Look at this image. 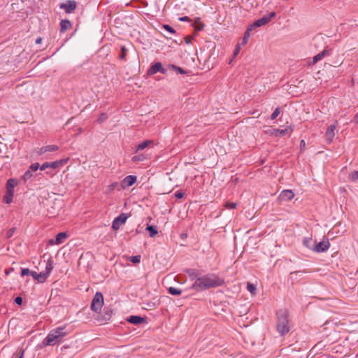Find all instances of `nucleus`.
<instances>
[{"instance_id":"nucleus-1","label":"nucleus","mask_w":358,"mask_h":358,"mask_svg":"<svg viewBox=\"0 0 358 358\" xmlns=\"http://www.w3.org/2000/svg\"><path fill=\"white\" fill-rule=\"evenodd\" d=\"M224 281L214 273L204 275L196 279L192 285V289L196 291H202L211 287H216L224 284Z\"/></svg>"},{"instance_id":"nucleus-2","label":"nucleus","mask_w":358,"mask_h":358,"mask_svg":"<svg viewBox=\"0 0 358 358\" xmlns=\"http://www.w3.org/2000/svg\"><path fill=\"white\" fill-rule=\"evenodd\" d=\"M64 329L65 327H59L52 330L43 340V345H55L60 343L62 338L67 334Z\"/></svg>"},{"instance_id":"nucleus-3","label":"nucleus","mask_w":358,"mask_h":358,"mask_svg":"<svg viewBox=\"0 0 358 358\" xmlns=\"http://www.w3.org/2000/svg\"><path fill=\"white\" fill-rule=\"evenodd\" d=\"M286 311L278 312L277 331L283 336L289 331V321Z\"/></svg>"},{"instance_id":"nucleus-4","label":"nucleus","mask_w":358,"mask_h":358,"mask_svg":"<svg viewBox=\"0 0 358 358\" xmlns=\"http://www.w3.org/2000/svg\"><path fill=\"white\" fill-rule=\"evenodd\" d=\"M275 13L271 12L267 15H264L262 17L257 20L250 25V30H253L256 27H259L268 24L273 17H275Z\"/></svg>"},{"instance_id":"nucleus-5","label":"nucleus","mask_w":358,"mask_h":358,"mask_svg":"<svg viewBox=\"0 0 358 358\" xmlns=\"http://www.w3.org/2000/svg\"><path fill=\"white\" fill-rule=\"evenodd\" d=\"M103 305V297L101 292H96L92 299L91 309L95 312H99Z\"/></svg>"},{"instance_id":"nucleus-6","label":"nucleus","mask_w":358,"mask_h":358,"mask_svg":"<svg viewBox=\"0 0 358 358\" xmlns=\"http://www.w3.org/2000/svg\"><path fill=\"white\" fill-rule=\"evenodd\" d=\"M336 129V124H334L328 127L324 134L325 141L331 143L335 136V130Z\"/></svg>"},{"instance_id":"nucleus-7","label":"nucleus","mask_w":358,"mask_h":358,"mask_svg":"<svg viewBox=\"0 0 358 358\" xmlns=\"http://www.w3.org/2000/svg\"><path fill=\"white\" fill-rule=\"evenodd\" d=\"M60 8L64 9L66 13H71L76 8V3L75 1H68L66 3H61Z\"/></svg>"},{"instance_id":"nucleus-8","label":"nucleus","mask_w":358,"mask_h":358,"mask_svg":"<svg viewBox=\"0 0 358 358\" xmlns=\"http://www.w3.org/2000/svg\"><path fill=\"white\" fill-rule=\"evenodd\" d=\"M126 220H127V217L124 214L119 215L118 217L115 218V220L113 221L112 228L114 230L119 229L120 226L122 224H124L126 222Z\"/></svg>"},{"instance_id":"nucleus-9","label":"nucleus","mask_w":358,"mask_h":358,"mask_svg":"<svg viewBox=\"0 0 358 358\" xmlns=\"http://www.w3.org/2000/svg\"><path fill=\"white\" fill-rule=\"evenodd\" d=\"M330 247V243L328 241H321L315 245L313 248L315 252H322L327 250Z\"/></svg>"},{"instance_id":"nucleus-10","label":"nucleus","mask_w":358,"mask_h":358,"mask_svg":"<svg viewBox=\"0 0 358 358\" xmlns=\"http://www.w3.org/2000/svg\"><path fill=\"white\" fill-rule=\"evenodd\" d=\"M18 185V181L15 178H10L7 180L6 192L14 194V189Z\"/></svg>"},{"instance_id":"nucleus-11","label":"nucleus","mask_w":358,"mask_h":358,"mask_svg":"<svg viewBox=\"0 0 358 358\" xmlns=\"http://www.w3.org/2000/svg\"><path fill=\"white\" fill-rule=\"evenodd\" d=\"M157 72H161L162 73H166V70L162 67V65L160 62H157L153 64L148 71V74L150 75L155 74Z\"/></svg>"},{"instance_id":"nucleus-12","label":"nucleus","mask_w":358,"mask_h":358,"mask_svg":"<svg viewBox=\"0 0 358 358\" xmlns=\"http://www.w3.org/2000/svg\"><path fill=\"white\" fill-rule=\"evenodd\" d=\"M294 196V192L291 189H285L279 195L281 201H290Z\"/></svg>"},{"instance_id":"nucleus-13","label":"nucleus","mask_w":358,"mask_h":358,"mask_svg":"<svg viewBox=\"0 0 358 358\" xmlns=\"http://www.w3.org/2000/svg\"><path fill=\"white\" fill-rule=\"evenodd\" d=\"M136 182V177L135 176H128L124 178L122 182V187L126 188L133 185Z\"/></svg>"},{"instance_id":"nucleus-14","label":"nucleus","mask_w":358,"mask_h":358,"mask_svg":"<svg viewBox=\"0 0 358 358\" xmlns=\"http://www.w3.org/2000/svg\"><path fill=\"white\" fill-rule=\"evenodd\" d=\"M329 55H330V50H328L327 48H325L320 53H319L313 57V61L311 63H310V64L313 65V64H316L317 62L322 59L324 57L328 56Z\"/></svg>"},{"instance_id":"nucleus-15","label":"nucleus","mask_w":358,"mask_h":358,"mask_svg":"<svg viewBox=\"0 0 358 358\" xmlns=\"http://www.w3.org/2000/svg\"><path fill=\"white\" fill-rule=\"evenodd\" d=\"M58 149H59V147L56 145H45V146L41 148L40 150H38V153L41 155L46 152L57 151Z\"/></svg>"},{"instance_id":"nucleus-16","label":"nucleus","mask_w":358,"mask_h":358,"mask_svg":"<svg viewBox=\"0 0 358 358\" xmlns=\"http://www.w3.org/2000/svg\"><path fill=\"white\" fill-rule=\"evenodd\" d=\"M66 238L67 235L65 232H60L56 236L55 240L50 241V243L59 245L61 244Z\"/></svg>"},{"instance_id":"nucleus-17","label":"nucleus","mask_w":358,"mask_h":358,"mask_svg":"<svg viewBox=\"0 0 358 358\" xmlns=\"http://www.w3.org/2000/svg\"><path fill=\"white\" fill-rule=\"evenodd\" d=\"M69 158L67 157V158L62 159H59L57 161L51 162H50L51 169H55L59 167H62V166H64L65 164H66L67 162H69Z\"/></svg>"},{"instance_id":"nucleus-18","label":"nucleus","mask_w":358,"mask_h":358,"mask_svg":"<svg viewBox=\"0 0 358 358\" xmlns=\"http://www.w3.org/2000/svg\"><path fill=\"white\" fill-rule=\"evenodd\" d=\"M153 141L151 140H146L135 147V152H138L148 148L150 145L152 144Z\"/></svg>"},{"instance_id":"nucleus-19","label":"nucleus","mask_w":358,"mask_h":358,"mask_svg":"<svg viewBox=\"0 0 358 358\" xmlns=\"http://www.w3.org/2000/svg\"><path fill=\"white\" fill-rule=\"evenodd\" d=\"M144 318L141 316L132 315L127 319V321L134 324H141L144 322Z\"/></svg>"},{"instance_id":"nucleus-20","label":"nucleus","mask_w":358,"mask_h":358,"mask_svg":"<svg viewBox=\"0 0 358 358\" xmlns=\"http://www.w3.org/2000/svg\"><path fill=\"white\" fill-rule=\"evenodd\" d=\"M294 129L292 127H287L284 129H275V136H285L287 134H291Z\"/></svg>"},{"instance_id":"nucleus-21","label":"nucleus","mask_w":358,"mask_h":358,"mask_svg":"<svg viewBox=\"0 0 358 358\" xmlns=\"http://www.w3.org/2000/svg\"><path fill=\"white\" fill-rule=\"evenodd\" d=\"M60 26H61V32H64L67 29H71L72 27V24L69 20H62L60 22Z\"/></svg>"},{"instance_id":"nucleus-22","label":"nucleus","mask_w":358,"mask_h":358,"mask_svg":"<svg viewBox=\"0 0 358 358\" xmlns=\"http://www.w3.org/2000/svg\"><path fill=\"white\" fill-rule=\"evenodd\" d=\"M48 276H49V275H48V273H45V271L38 273L37 281L41 283L43 282L46 280V279L48 278Z\"/></svg>"},{"instance_id":"nucleus-23","label":"nucleus","mask_w":358,"mask_h":358,"mask_svg":"<svg viewBox=\"0 0 358 358\" xmlns=\"http://www.w3.org/2000/svg\"><path fill=\"white\" fill-rule=\"evenodd\" d=\"M13 194L8 193L6 192L3 199V201L7 204H10L13 201Z\"/></svg>"},{"instance_id":"nucleus-24","label":"nucleus","mask_w":358,"mask_h":358,"mask_svg":"<svg viewBox=\"0 0 358 358\" xmlns=\"http://www.w3.org/2000/svg\"><path fill=\"white\" fill-rule=\"evenodd\" d=\"M53 268H54L53 262H52V259H49L47 262L45 272L48 273V275H50V274L51 271H52Z\"/></svg>"},{"instance_id":"nucleus-25","label":"nucleus","mask_w":358,"mask_h":358,"mask_svg":"<svg viewBox=\"0 0 358 358\" xmlns=\"http://www.w3.org/2000/svg\"><path fill=\"white\" fill-rule=\"evenodd\" d=\"M146 230L149 231L150 237H154L158 233L157 230L153 226L151 225H148V227H146Z\"/></svg>"},{"instance_id":"nucleus-26","label":"nucleus","mask_w":358,"mask_h":358,"mask_svg":"<svg viewBox=\"0 0 358 358\" xmlns=\"http://www.w3.org/2000/svg\"><path fill=\"white\" fill-rule=\"evenodd\" d=\"M251 31L252 30H250V27H249L244 34V36L243 38V41L241 43L242 45H245L248 43V38L250 37V31Z\"/></svg>"},{"instance_id":"nucleus-27","label":"nucleus","mask_w":358,"mask_h":358,"mask_svg":"<svg viewBox=\"0 0 358 358\" xmlns=\"http://www.w3.org/2000/svg\"><path fill=\"white\" fill-rule=\"evenodd\" d=\"M118 183L117 182H114L112 184L109 185L106 187V194H110L114 189L117 187Z\"/></svg>"},{"instance_id":"nucleus-28","label":"nucleus","mask_w":358,"mask_h":358,"mask_svg":"<svg viewBox=\"0 0 358 358\" xmlns=\"http://www.w3.org/2000/svg\"><path fill=\"white\" fill-rule=\"evenodd\" d=\"M33 176V172L28 169L22 176V180L24 182L29 180Z\"/></svg>"},{"instance_id":"nucleus-29","label":"nucleus","mask_w":358,"mask_h":358,"mask_svg":"<svg viewBox=\"0 0 358 358\" xmlns=\"http://www.w3.org/2000/svg\"><path fill=\"white\" fill-rule=\"evenodd\" d=\"M145 159H146V157H145L144 155H136V156L132 157L131 161L134 162H137L143 161Z\"/></svg>"},{"instance_id":"nucleus-30","label":"nucleus","mask_w":358,"mask_h":358,"mask_svg":"<svg viewBox=\"0 0 358 358\" xmlns=\"http://www.w3.org/2000/svg\"><path fill=\"white\" fill-rule=\"evenodd\" d=\"M169 292L172 295H180L182 292L180 289H178L173 287H171L169 289Z\"/></svg>"},{"instance_id":"nucleus-31","label":"nucleus","mask_w":358,"mask_h":358,"mask_svg":"<svg viewBox=\"0 0 358 358\" xmlns=\"http://www.w3.org/2000/svg\"><path fill=\"white\" fill-rule=\"evenodd\" d=\"M247 289L252 294H255L256 292V287L250 282H248L247 284Z\"/></svg>"},{"instance_id":"nucleus-32","label":"nucleus","mask_w":358,"mask_h":358,"mask_svg":"<svg viewBox=\"0 0 358 358\" xmlns=\"http://www.w3.org/2000/svg\"><path fill=\"white\" fill-rule=\"evenodd\" d=\"M236 203H234V202H229V201H227L225 202L224 206L226 208H229V209H234L236 208Z\"/></svg>"},{"instance_id":"nucleus-33","label":"nucleus","mask_w":358,"mask_h":358,"mask_svg":"<svg viewBox=\"0 0 358 358\" xmlns=\"http://www.w3.org/2000/svg\"><path fill=\"white\" fill-rule=\"evenodd\" d=\"M350 178L352 181L358 182V171H353L350 174Z\"/></svg>"},{"instance_id":"nucleus-34","label":"nucleus","mask_w":358,"mask_h":358,"mask_svg":"<svg viewBox=\"0 0 358 358\" xmlns=\"http://www.w3.org/2000/svg\"><path fill=\"white\" fill-rule=\"evenodd\" d=\"M170 68L174 69L178 73H180V74L185 73V71L182 68L176 66L175 65H171Z\"/></svg>"},{"instance_id":"nucleus-35","label":"nucleus","mask_w":358,"mask_h":358,"mask_svg":"<svg viewBox=\"0 0 358 358\" xmlns=\"http://www.w3.org/2000/svg\"><path fill=\"white\" fill-rule=\"evenodd\" d=\"M130 262L134 264L139 263L141 261V256L136 255V256H132L129 258Z\"/></svg>"},{"instance_id":"nucleus-36","label":"nucleus","mask_w":358,"mask_h":358,"mask_svg":"<svg viewBox=\"0 0 358 358\" xmlns=\"http://www.w3.org/2000/svg\"><path fill=\"white\" fill-rule=\"evenodd\" d=\"M280 113V108H276L275 109V110L273 111V113L271 114V120L275 119L279 115Z\"/></svg>"},{"instance_id":"nucleus-37","label":"nucleus","mask_w":358,"mask_h":358,"mask_svg":"<svg viewBox=\"0 0 358 358\" xmlns=\"http://www.w3.org/2000/svg\"><path fill=\"white\" fill-rule=\"evenodd\" d=\"M38 169H40L38 163L32 164L29 168L32 172L36 171Z\"/></svg>"},{"instance_id":"nucleus-38","label":"nucleus","mask_w":358,"mask_h":358,"mask_svg":"<svg viewBox=\"0 0 358 358\" xmlns=\"http://www.w3.org/2000/svg\"><path fill=\"white\" fill-rule=\"evenodd\" d=\"M312 239L311 238H306L303 241V244L309 248H312Z\"/></svg>"},{"instance_id":"nucleus-39","label":"nucleus","mask_w":358,"mask_h":358,"mask_svg":"<svg viewBox=\"0 0 358 358\" xmlns=\"http://www.w3.org/2000/svg\"><path fill=\"white\" fill-rule=\"evenodd\" d=\"M189 276L191 278V280H195L198 278V275L196 271H190L189 273Z\"/></svg>"},{"instance_id":"nucleus-40","label":"nucleus","mask_w":358,"mask_h":358,"mask_svg":"<svg viewBox=\"0 0 358 358\" xmlns=\"http://www.w3.org/2000/svg\"><path fill=\"white\" fill-rule=\"evenodd\" d=\"M163 28L171 34L175 33V30L171 26H169L168 24L163 25Z\"/></svg>"},{"instance_id":"nucleus-41","label":"nucleus","mask_w":358,"mask_h":358,"mask_svg":"<svg viewBox=\"0 0 358 358\" xmlns=\"http://www.w3.org/2000/svg\"><path fill=\"white\" fill-rule=\"evenodd\" d=\"M48 168H51L50 166V162H45L43 163L41 166H40V169L41 171H44L46 169Z\"/></svg>"},{"instance_id":"nucleus-42","label":"nucleus","mask_w":358,"mask_h":358,"mask_svg":"<svg viewBox=\"0 0 358 358\" xmlns=\"http://www.w3.org/2000/svg\"><path fill=\"white\" fill-rule=\"evenodd\" d=\"M121 51H122V53L120 56V57L122 59H124L127 55V49L124 48V47H122L121 48Z\"/></svg>"},{"instance_id":"nucleus-43","label":"nucleus","mask_w":358,"mask_h":358,"mask_svg":"<svg viewBox=\"0 0 358 358\" xmlns=\"http://www.w3.org/2000/svg\"><path fill=\"white\" fill-rule=\"evenodd\" d=\"M31 273V271H30L29 268H22V272H21V275L22 276L28 275H30Z\"/></svg>"},{"instance_id":"nucleus-44","label":"nucleus","mask_w":358,"mask_h":358,"mask_svg":"<svg viewBox=\"0 0 358 358\" xmlns=\"http://www.w3.org/2000/svg\"><path fill=\"white\" fill-rule=\"evenodd\" d=\"M241 45H242L241 44V45L238 44V45H236V47L235 48V50L234 52V57H236L239 53L240 50H241Z\"/></svg>"},{"instance_id":"nucleus-45","label":"nucleus","mask_w":358,"mask_h":358,"mask_svg":"<svg viewBox=\"0 0 358 358\" xmlns=\"http://www.w3.org/2000/svg\"><path fill=\"white\" fill-rule=\"evenodd\" d=\"M175 196L177 199H182L184 196V193L182 192H176Z\"/></svg>"},{"instance_id":"nucleus-46","label":"nucleus","mask_w":358,"mask_h":358,"mask_svg":"<svg viewBox=\"0 0 358 358\" xmlns=\"http://www.w3.org/2000/svg\"><path fill=\"white\" fill-rule=\"evenodd\" d=\"M15 302L17 304V305H22V298L20 297V296H17L15 299Z\"/></svg>"},{"instance_id":"nucleus-47","label":"nucleus","mask_w":358,"mask_h":358,"mask_svg":"<svg viewBox=\"0 0 358 358\" xmlns=\"http://www.w3.org/2000/svg\"><path fill=\"white\" fill-rule=\"evenodd\" d=\"M30 275H31L34 280H38V273L36 271H31Z\"/></svg>"},{"instance_id":"nucleus-48","label":"nucleus","mask_w":358,"mask_h":358,"mask_svg":"<svg viewBox=\"0 0 358 358\" xmlns=\"http://www.w3.org/2000/svg\"><path fill=\"white\" fill-rule=\"evenodd\" d=\"M106 118H107V117H106V114L102 113V114L100 115V117H99V120L100 122H103V121L106 120Z\"/></svg>"},{"instance_id":"nucleus-49","label":"nucleus","mask_w":358,"mask_h":358,"mask_svg":"<svg viewBox=\"0 0 358 358\" xmlns=\"http://www.w3.org/2000/svg\"><path fill=\"white\" fill-rule=\"evenodd\" d=\"M354 122L356 123V124H358V113L355 115V117H354Z\"/></svg>"},{"instance_id":"nucleus-50","label":"nucleus","mask_w":358,"mask_h":358,"mask_svg":"<svg viewBox=\"0 0 358 358\" xmlns=\"http://www.w3.org/2000/svg\"><path fill=\"white\" fill-rule=\"evenodd\" d=\"M306 143L304 140H301L300 142L301 147H305Z\"/></svg>"},{"instance_id":"nucleus-51","label":"nucleus","mask_w":358,"mask_h":358,"mask_svg":"<svg viewBox=\"0 0 358 358\" xmlns=\"http://www.w3.org/2000/svg\"><path fill=\"white\" fill-rule=\"evenodd\" d=\"M180 20H181V21H187L188 20V17H180Z\"/></svg>"},{"instance_id":"nucleus-52","label":"nucleus","mask_w":358,"mask_h":358,"mask_svg":"<svg viewBox=\"0 0 358 358\" xmlns=\"http://www.w3.org/2000/svg\"><path fill=\"white\" fill-rule=\"evenodd\" d=\"M42 41V38L41 37H38V38H36V43H41Z\"/></svg>"},{"instance_id":"nucleus-53","label":"nucleus","mask_w":358,"mask_h":358,"mask_svg":"<svg viewBox=\"0 0 358 358\" xmlns=\"http://www.w3.org/2000/svg\"><path fill=\"white\" fill-rule=\"evenodd\" d=\"M23 356H24V350H21L20 355L19 358H23Z\"/></svg>"},{"instance_id":"nucleus-54","label":"nucleus","mask_w":358,"mask_h":358,"mask_svg":"<svg viewBox=\"0 0 358 358\" xmlns=\"http://www.w3.org/2000/svg\"><path fill=\"white\" fill-rule=\"evenodd\" d=\"M79 132H82V129L80 128L79 129Z\"/></svg>"},{"instance_id":"nucleus-55","label":"nucleus","mask_w":358,"mask_h":358,"mask_svg":"<svg viewBox=\"0 0 358 358\" xmlns=\"http://www.w3.org/2000/svg\"><path fill=\"white\" fill-rule=\"evenodd\" d=\"M12 235V231H10V234L8 236H11Z\"/></svg>"},{"instance_id":"nucleus-56","label":"nucleus","mask_w":358,"mask_h":358,"mask_svg":"<svg viewBox=\"0 0 358 358\" xmlns=\"http://www.w3.org/2000/svg\"><path fill=\"white\" fill-rule=\"evenodd\" d=\"M12 235V231H10V234L8 236H11Z\"/></svg>"}]
</instances>
